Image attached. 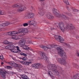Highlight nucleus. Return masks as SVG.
Listing matches in <instances>:
<instances>
[{
  "label": "nucleus",
  "instance_id": "nucleus-1",
  "mask_svg": "<svg viewBox=\"0 0 79 79\" xmlns=\"http://www.w3.org/2000/svg\"><path fill=\"white\" fill-rule=\"evenodd\" d=\"M48 68L45 67L43 68V67H42V69H44V71H47L48 69V76H50L52 78V79H55V77L53 76V72L51 71L50 70H52L54 74H56V75L59 77V79H61V76H60V74H59V73L56 70L57 69V67L55 64H49L48 65Z\"/></svg>",
  "mask_w": 79,
  "mask_h": 79
},
{
  "label": "nucleus",
  "instance_id": "nucleus-2",
  "mask_svg": "<svg viewBox=\"0 0 79 79\" xmlns=\"http://www.w3.org/2000/svg\"><path fill=\"white\" fill-rule=\"evenodd\" d=\"M22 35H18V34L16 35H13L12 36V38L13 39H15V40H17V39H21L19 41V46L22 47H24V45H25V43L26 42V40H25L22 39L23 37H22Z\"/></svg>",
  "mask_w": 79,
  "mask_h": 79
},
{
  "label": "nucleus",
  "instance_id": "nucleus-3",
  "mask_svg": "<svg viewBox=\"0 0 79 79\" xmlns=\"http://www.w3.org/2000/svg\"><path fill=\"white\" fill-rule=\"evenodd\" d=\"M53 25L54 27H51V30H54V29H56V28H60L62 32H64V29H65L64 25V23L63 22H60L59 23H53Z\"/></svg>",
  "mask_w": 79,
  "mask_h": 79
},
{
  "label": "nucleus",
  "instance_id": "nucleus-4",
  "mask_svg": "<svg viewBox=\"0 0 79 79\" xmlns=\"http://www.w3.org/2000/svg\"><path fill=\"white\" fill-rule=\"evenodd\" d=\"M54 48H56L57 51H58V53L60 56H62V57L64 56V59H67L66 53L64 52V51L62 50V48L61 46L55 45Z\"/></svg>",
  "mask_w": 79,
  "mask_h": 79
},
{
  "label": "nucleus",
  "instance_id": "nucleus-5",
  "mask_svg": "<svg viewBox=\"0 0 79 79\" xmlns=\"http://www.w3.org/2000/svg\"><path fill=\"white\" fill-rule=\"evenodd\" d=\"M13 8H19L17 10L18 11H23L26 9V7L24 5L19 3L15 4L12 6Z\"/></svg>",
  "mask_w": 79,
  "mask_h": 79
},
{
  "label": "nucleus",
  "instance_id": "nucleus-6",
  "mask_svg": "<svg viewBox=\"0 0 79 79\" xmlns=\"http://www.w3.org/2000/svg\"><path fill=\"white\" fill-rule=\"evenodd\" d=\"M8 47H9V48H8ZM15 46L13 45V44H10V45H8L6 46V48H10V51L13 53H18L21 52V50L19 49V48L18 46L15 47V48H16L17 49L15 48H15Z\"/></svg>",
  "mask_w": 79,
  "mask_h": 79
},
{
  "label": "nucleus",
  "instance_id": "nucleus-7",
  "mask_svg": "<svg viewBox=\"0 0 79 79\" xmlns=\"http://www.w3.org/2000/svg\"><path fill=\"white\" fill-rule=\"evenodd\" d=\"M62 59H61L60 58H56V60H57L58 62L60 64H63L64 65H65L66 66H69V64L67 63H66V61L64 60H66V59H64V55L63 57H62Z\"/></svg>",
  "mask_w": 79,
  "mask_h": 79
},
{
  "label": "nucleus",
  "instance_id": "nucleus-8",
  "mask_svg": "<svg viewBox=\"0 0 79 79\" xmlns=\"http://www.w3.org/2000/svg\"><path fill=\"white\" fill-rule=\"evenodd\" d=\"M40 48H41L44 49V50L46 51L48 49H50L52 48H53V47H55V45L53 44L49 45H48L47 47H45L43 45H40Z\"/></svg>",
  "mask_w": 79,
  "mask_h": 79
},
{
  "label": "nucleus",
  "instance_id": "nucleus-9",
  "mask_svg": "<svg viewBox=\"0 0 79 79\" xmlns=\"http://www.w3.org/2000/svg\"><path fill=\"white\" fill-rule=\"evenodd\" d=\"M28 32V30L27 29L21 28L19 29V32H18V34L19 35H24V33H26Z\"/></svg>",
  "mask_w": 79,
  "mask_h": 79
},
{
  "label": "nucleus",
  "instance_id": "nucleus-10",
  "mask_svg": "<svg viewBox=\"0 0 79 79\" xmlns=\"http://www.w3.org/2000/svg\"><path fill=\"white\" fill-rule=\"evenodd\" d=\"M66 7L69 11H73V14H75V12H78L79 11V10L75 9L74 7H70L68 6H66Z\"/></svg>",
  "mask_w": 79,
  "mask_h": 79
},
{
  "label": "nucleus",
  "instance_id": "nucleus-11",
  "mask_svg": "<svg viewBox=\"0 0 79 79\" xmlns=\"http://www.w3.org/2000/svg\"><path fill=\"white\" fill-rule=\"evenodd\" d=\"M52 11L53 15L57 17L58 18H60V13L58 12V10H57V9L54 8L52 9Z\"/></svg>",
  "mask_w": 79,
  "mask_h": 79
},
{
  "label": "nucleus",
  "instance_id": "nucleus-12",
  "mask_svg": "<svg viewBox=\"0 0 79 79\" xmlns=\"http://www.w3.org/2000/svg\"><path fill=\"white\" fill-rule=\"evenodd\" d=\"M54 38L57 40L59 41L60 43H62L63 41H64V40L63 38H61L60 35H56L54 36Z\"/></svg>",
  "mask_w": 79,
  "mask_h": 79
},
{
  "label": "nucleus",
  "instance_id": "nucleus-13",
  "mask_svg": "<svg viewBox=\"0 0 79 79\" xmlns=\"http://www.w3.org/2000/svg\"><path fill=\"white\" fill-rule=\"evenodd\" d=\"M41 55H42L41 57L42 58H45L46 59L45 62L47 64H49L50 63V61H49V59L47 58V56L45 55V54L44 53V52H41Z\"/></svg>",
  "mask_w": 79,
  "mask_h": 79
},
{
  "label": "nucleus",
  "instance_id": "nucleus-14",
  "mask_svg": "<svg viewBox=\"0 0 79 79\" xmlns=\"http://www.w3.org/2000/svg\"><path fill=\"white\" fill-rule=\"evenodd\" d=\"M75 27L74 26H73L71 23L67 24L66 27V29H69V30H73Z\"/></svg>",
  "mask_w": 79,
  "mask_h": 79
},
{
  "label": "nucleus",
  "instance_id": "nucleus-15",
  "mask_svg": "<svg viewBox=\"0 0 79 79\" xmlns=\"http://www.w3.org/2000/svg\"><path fill=\"white\" fill-rule=\"evenodd\" d=\"M25 16L26 18H29V19H30L34 17V14L32 13H27L25 14Z\"/></svg>",
  "mask_w": 79,
  "mask_h": 79
},
{
  "label": "nucleus",
  "instance_id": "nucleus-16",
  "mask_svg": "<svg viewBox=\"0 0 79 79\" xmlns=\"http://www.w3.org/2000/svg\"><path fill=\"white\" fill-rule=\"evenodd\" d=\"M28 23L29 25H33V26L37 25V22H35V19L29 20L28 21Z\"/></svg>",
  "mask_w": 79,
  "mask_h": 79
},
{
  "label": "nucleus",
  "instance_id": "nucleus-17",
  "mask_svg": "<svg viewBox=\"0 0 79 79\" xmlns=\"http://www.w3.org/2000/svg\"><path fill=\"white\" fill-rule=\"evenodd\" d=\"M46 16L48 19H53L54 18V17L52 15V14L50 12H48L47 13Z\"/></svg>",
  "mask_w": 79,
  "mask_h": 79
},
{
  "label": "nucleus",
  "instance_id": "nucleus-18",
  "mask_svg": "<svg viewBox=\"0 0 79 79\" xmlns=\"http://www.w3.org/2000/svg\"><path fill=\"white\" fill-rule=\"evenodd\" d=\"M43 10H44L41 9V8H39L38 13L40 16H43L44 15L45 13L44 12Z\"/></svg>",
  "mask_w": 79,
  "mask_h": 79
},
{
  "label": "nucleus",
  "instance_id": "nucleus-19",
  "mask_svg": "<svg viewBox=\"0 0 79 79\" xmlns=\"http://www.w3.org/2000/svg\"><path fill=\"white\" fill-rule=\"evenodd\" d=\"M0 74L3 78L4 79L5 78V72L3 71L2 69H0Z\"/></svg>",
  "mask_w": 79,
  "mask_h": 79
},
{
  "label": "nucleus",
  "instance_id": "nucleus-20",
  "mask_svg": "<svg viewBox=\"0 0 79 79\" xmlns=\"http://www.w3.org/2000/svg\"><path fill=\"white\" fill-rule=\"evenodd\" d=\"M41 65L40 63L34 64L32 65V67L33 68H40Z\"/></svg>",
  "mask_w": 79,
  "mask_h": 79
},
{
  "label": "nucleus",
  "instance_id": "nucleus-21",
  "mask_svg": "<svg viewBox=\"0 0 79 79\" xmlns=\"http://www.w3.org/2000/svg\"><path fill=\"white\" fill-rule=\"evenodd\" d=\"M8 34V35H12V36H13V35H16V34H18V32H17L15 31H10L7 33Z\"/></svg>",
  "mask_w": 79,
  "mask_h": 79
},
{
  "label": "nucleus",
  "instance_id": "nucleus-22",
  "mask_svg": "<svg viewBox=\"0 0 79 79\" xmlns=\"http://www.w3.org/2000/svg\"><path fill=\"white\" fill-rule=\"evenodd\" d=\"M59 16L60 17L59 18H62L64 19H69V18L66 17L65 15H64V14H61V15L59 14Z\"/></svg>",
  "mask_w": 79,
  "mask_h": 79
},
{
  "label": "nucleus",
  "instance_id": "nucleus-23",
  "mask_svg": "<svg viewBox=\"0 0 79 79\" xmlns=\"http://www.w3.org/2000/svg\"><path fill=\"white\" fill-rule=\"evenodd\" d=\"M11 23H10V22H8L7 23H2L1 24V26L2 27H5V26H8L9 24H11Z\"/></svg>",
  "mask_w": 79,
  "mask_h": 79
},
{
  "label": "nucleus",
  "instance_id": "nucleus-24",
  "mask_svg": "<svg viewBox=\"0 0 79 79\" xmlns=\"http://www.w3.org/2000/svg\"><path fill=\"white\" fill-rule=\"evenodd\" d=\"M13 14H14V13L12 12H9L8 13L7 15L9 18H11V16H13Z\"/></svg>",
  "mask_w": 79,
  "mask_h": 79
},
{
  "label": "nucleus",
  "instance_id": "nucleus-25",
  "mask_svg": "<svg viewBox=\"0 0 79 79\" xmlns=\"http://www.w3.org/2000/svg\"><path fill=\"white\" fill-rule=\"evenodd\" d=\"M20 79H29V78L25 75H22L21 77L20 78Z\"/></svg>",
  "mask_w": 79,
  "mask_h": 79
},
{
  "label": "nucleus",
  "instance_id": "nucleus-26",
  "mask_svg": "<svg viewBox=\"0 0 79 79\" xmlns=\"http://www.w3.org/2000/svg\"><path fill=\"white\" fill-rule=\"evenodd\" d=\"M31 63H32V62L31 61H25L24 64H25V65H26L27 66H29V64H31Z\"/></svg>",
  "mask_w": 79,
  "mask_h": 79
},
{
  "label": "nucleus",
  "instance_id": "nucleus-27",
  "mask_svg": "<svg viewBox=\"0 0 79 79\" xmlns=\"http://www.w3.org/2000/svg\"><path fill=\"white\" fill-rule=\"evenodd\" d=\"M8 64L12 66H15V63L14 62L10 61L8 62Z\"/></svg>",
  "mask_w": 79,
  "mask_h": 79
},
{
  "label": "nucleus",
  "instance_id": "nucleus-28",
  "mask_svg": "<svg viewBox=\"0 0 79 79\" xmlns=\"http://www.w3.org/2000/svg\"><path fill=\"white\" fill-rule=\"evenodd\" d=\"M4 44H13V43L12 42H10L8 41V40H5L4 41Z\"/></svg>",
  "mask_w": 79,
  "mask_h": 79
},
{
  "label": "nucleus",
  "instance_id": "nucleus-29",
  "mask_svg": "<svg viewBox=\"0 0 79 79\" xmlns=\"http://www.w3.org/2000/svg\"><path fill=\"white\" fill-rule=\"evenodd\" d=\"M5 15V12L3 10H0V15Z\"/></svg>",
  "mask_w": 79,
  "mask_h": 79
},
{
  "label": "nucleus",
  "instance_id": "nucleus-30",
  "mask_svg": "<svg viewBox=\"0 0 79 79\" xmlns=\"http://www.w3.org/2000/svg\"><path fill=\"white\" fill-rule=\"evenodd\" d=\"M73 77L75 79H79V74L75 75Z\"/></svg>",
  "mask_w": 79,
  "mask_h": 79
},
{
  "label": "nucleus",
  "instance_id": "nucleus-31",
  "mask_svg": "<svg viewBox=\"0 0 79 79\" xmlns=\"http://www.w3.org/2000/svg\"><path fill=\"white\" fill-rule=\"evenodd\" d=\"M22 47L23 48H24L25 49H28V50H32L29 47H27V46H26L24 44V47Z\"/></svg>",
  "mask_w": 79,
  "mask_h": 79
},
{
  "label": "nucleus",
  "instance_id": "nucleus-32",
  "mask_svg": "<svg viewBox=\"0 0 79 79\" xmlns=\"http://www.w3.org/2000/svg\"><path fill=\"white\" fill-rule=\"evenodd\" d=\"M5 68L7 69H11L12 67L10 66H6L5 67Z\"/></svg>",
  "mask_w": 79,
  "mask_h": 79
},
{
  "label": "nucleus",
  "instance_id": "nucleus-33",
  "mask_svg": "<svg viewBox=\"0 0 79 79\" xmlns=\"http://www.w3.org/2000/svg\"><path fill=\"white\" fill-rule=\"evenodd\" d=\"M63 2L66 5H69V2H68V0H63Z\"/></svg>",
  "mask_w": 79,
  "mask_h": 79
},
{
  "label": "nucleus",
  "instance_id": "nucleus-34",
  "mask_svg": "<svg viewBox=\"0 0 79 79\" xmlns=\"http://www.w3.org/2000/svg\"><path fill=\"white\" fill-rule=\"evenodd\" d=\"M20 55H22V56H27V54L23 52L20 53Z\"/></svg>",
  "mask_w": 79,
  "mask_h": 79
},
{
  "label": "nucleus",
  "instance_id": "nucleus-35",
  "mask_svg": "<svg viewBox=\"0 0 79 79\" xmlns=\"http://www.w3.org/2000/svg\"><path fill=\"white\" fill-rule=\"evenodd\" d=\"M17 70L19 71V72H22V69L20 67H19L17 68Z\"/></svg>",
  "mask_w": 79,
  "mask_h": 79
},
{
  "label": "nucleus",
  "instance_id": "nucleus-36",
  "mask_svg": "<svg viewBox=\"0 0 79 79\" xmlns=\"http://www.w3.org/2000/svg\"><path fill=\"white\" fill-rule=\"evenodd\" d=\"M64 46H66V47H70L69 45L65 43H64Z\"/></svg>",
  "mask_w": 79,
  "mask_h": 79
},
{
  "label": "nucleus",
  "instance_id": "nucleus-37",
  "mask_svg": "<svg viewBox=\"0 0 79 79\" xmlns=\"http://www.w3.org/2000/svg\"><path fill=\"white\" fill-rule=\"evenodd\" d=\"M28 23H24L23 24V26L24 27H26V26H28Z\"/></svg>",
  "mask_w": 79,
  "mask_h": 79
},
{
  "label": "nucleus",
  "instance_id": "nucleus-38",
  "mask_svg": "<svg viewBox=\"0 0 79 79\" xmlns=\"http://www.w3.org/2000/svg\"><path fill=\"white\" fill-rule=\"evenodd\" d=\"M74 67L75 68H77V69H79V66L77 65L76 64H75V66H74Z\"/></svg>",
  "mask_w": 79,
  "mask_h": 79
},
{
  "label": "nucleus",
  "instance_id": "nucleus-39",
  "mask_svg": "<svg viewBox=\"0 0 79 79\" xmlns=\"http://www.w3.org/2000/svg\"><path fill=\"white\" fill-rule=\"evenodd\" d=\"M0 58L2 60H3V56L2 55H0Z\"/></svg>",
  "mask_w": 79,
  "mask_h": 79
},
{
  "label": "nucleus",
  "instance_id": "nucleus-40",
  "mask_svg": "<svg viewBox=\"0 0 79 79\" xmlns=\"http://www.w3.org/2000/svg\"><path fill=\"white\" fill-rule=\"evenodd\" d=\"M18 67H19V68H22L23 66L21 64H19L17 65Z\"/></svg>",
  "mask_w": 79,
  "mask_h": 79
},
{
  "label": "nucleus",
  "instance_id": "nucleus-41",
  "mask_svg": "<svg viewBox=\"0 0 79 79\" xmlns=\"http://www.w3.org/2000/svg\"><path fill=\"white\" fill-rule=\"evenodd\" d=\"M23 60H24V61H25V60H27V58L26 57H23L22 58Z\"/></svg>",
  "mask_w": 79,
  "mask_h": 79
},
{
  "label": "nucleus",
  "instance_id": "nucleus-42",
  "mask_svg": "<svg viewBox=\"0 0 79 79\" xmlns=\"http://www.w3.org/2000/svg\"><path fill=\"white\" fill-rule=\"evenodd\" d=\"M25 61H22L20 62L21 63L23 64H24V62Z\"/></svg>",
  "mask_w": 79,
  "mask_h": 79
},
{
  "label": "nucleus",
  "instance_id": "nucleus-43",
  "mask_svg": "<svg viewBox=\"0 0 79 79\" xmlns=\"http://www.w3.org/2000/svg\"><path fill=\"white\" fill-rule=\"evenodd\" d=\"M27 44H31V43H32V42L31 41H28L27 42Z\"/></svg>",
  "mask_w": 79,
  "mask_h": 79
},
{
  "label": "nucleus",
  "instance_id": "nucleus-44",
  "mask_svg": "<svg viewBox=\"0 0 79 79\" xmlns=\"http://www.w3.org/2000/svg\"><path fill=\"white\" fill-rule=\"evenodd\" d=\"M47 8V6H45L44 7L43 9L44 10H46Z\"/></svg>",
  "mask_w": 79,
  "mask_h": 79
},
{
  "label": "nucleus",
  "instance_id": "nucleus-45",
  "mask_svg": "<svg viewBox=\"0 0 79 79\" xmlns=\"http://www.w3.org/2000/svg\"><path fill=\"white\" fill-rule=\"evenodd\" d=\"M77 56L78 57H79V52H77Z\"/></svg>",
  "mask_w": 79,
  "mask_h": 79
},
{
  "label": "nucleus",
  "instance_id": "nucleus-46",
  "mask_svg": "<svg viewBox=\"0 0 79 79\" xmlns=\"http://www.w3.org/2000/svg\"><path fill=\"white\" fill-rule=\"evenodd\" d=\"M68 15H69V16H72V15L69 13L67 14Z\"/></svg>",
  "mask_w": 79,
  "mask_h": 79
},
{
  "label": "nucleus",
  "instance_id": "nucleus-47",
  "mask_svg": "<svg viewBox=\"0 0 79 79\" xmlns=\"http://www.w3.org/2000/svg\"><path fill=\"white\" fill-rule=\"evenodd\" d=\"M40 0V1H42V2L45 1V0Z\"/></svg>",
  "mask_w": 79,
  "mask_h": 79
},
{
  "label": "nucleus",
  "instance_id": "nucleus-48",
  "mask_svg": "<svg viewBox=\"0 0 79 79\" xmlns=\"http://www.w3.org/2000/svg\"><path fill=\"white\" fill-rule=\"evenodd\" d=\"M60 73H61V74H62V72H61V71L60 72Z\"/></svg>",
  "mask_w": 79,
  "mask_h": 79
},
{
  "label": "nucleus",
  "instance_id": "nucleus-49",
  "mask_svg": "<svg viewBox=\"0 0 79 79\" xmlns=\"http://www.w3.org/2000/svg\"><path fill=\"white\" fill-rule=\"evenodd\" d=\"M0 31H2V30L1 29V28H0Z\"/></svg>",
  "mask_w": 79,
  "mask_h": 79
},
{
  "label": "nucleus",
  "instance_id": "nucleus-50",
  "mask_svg": "<svg viewBox=\"0 0 79 79\" xmlns=\"http://www.w3.org/2000/svg\"><path fill=\"white\" fill-rule=\"evenodd\" d=\"M3 64V63L2 62V63H1V64Z\"/></svg>",
  "mask_w": 79,
  "mask_h": 79
},
{
  "label": "nucleus",
  "instance_id": "nucleus-51",
  "mask_svg": "<svg viewBox=\"0 0 79 79\" xmlns=\"http://www.w3.org/2000/svg\"><path fill=\"white\" fill-rule=\"evenodd\" d=\"M12 20H13V21H14V20H15V19H12Z\"/></svg>",
  "mask_w": 79,
  "mask_h": 79
},
{
  "label": "nucleus",
  "instance_id": "nucleus-52",
  "mask_svg": "<svg viewBox=\"0 0 79 79\" xmlns=\"http://www.w3.org/2000/svg\"><path fill=\"white\" fill-rule=\"evenodd\" d=\"M40 39H41V38H40Z\"/></svg>",
  "mask_w": 79,
  "mask_h": 79
},
{
  "label": "nucleus",
  "instance_id": "nucleus-53",
  "mask_svg": "<svg viewBox=\"0 0 79 79\" xmlns=\"http://www.w3.org/2000/svg\"><path fill=\"white\" fill-rule=\"evenodd\" d=\"M42 67H43V66H42Z\"/></svg>",
  "mask_w": 79,
  "mask_h": 79
}]
</instances>
